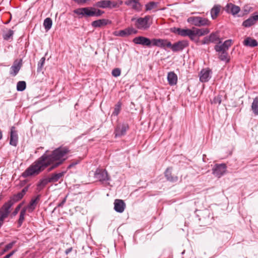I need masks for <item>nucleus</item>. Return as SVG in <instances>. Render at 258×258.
Wrapping results in <instances>:
<instances>
[{"label": "nucleus", "instance_id": "obj_1", "mask_svg": "<svg viewBox=\"0 0 258 258\" xmlns=\"http://www.w3.org/2000/svg\"><path fill=\"white\" fill-rule=\"evenodd\" d=\"M70 152L69 147L60 146L54 150L50 155L45 153L22 173V176L26 178L38 175L54 162L60 165L68 159V155Z\"/></svg>", "mask_w": 258, "mask_h": 258}, {"label": "nucleus", "instance_id": "obj_2", "mask_svg": "<svg viewBox=\"0 0 258 258\" xmlns=\"http://www.w3.org/2000/svg\"><path fill=\"white\" fill-rule=\"evenodd\" d=\"M232 44V40L228 39L225 41L222 44H216L214 46V49L217 53L218 58L226 63H228L230 60V57L227 50Z\"/></svg>", "mask_w": 258, "mask_h": 258}, {"label": "nucleus", "instance_id": "obj_3", "mask_svg": "<svg viewBox=\"0 0 258 258\" xmlns=\"http://www.w3.org/2000/svg\"><path fill=\"white\" fill-rule=\"evenodd\" d=\"M151 17L149 15L145 17L132 18L131 21L134 22V25L136 28L141 30H146L151 26L149 22Z\"/></svg>", "mask_w": 258, "mask_h": 258}, {"label": "nucleus", "instance_id": "obj_4", "mask_svg": "<svg viewBox=\"0 0 258 258\" xmlns=\"http://www.w3.org/2000/svg\"><path fill=\"white\" fill-rule=\"evenodd\" d=\"M95 6L98 8L102 9L108 8L111 9L119 7L117 2L110 0H102L98 1L96 3Z\"/></svg>", "mask_w": 258, "mask_h": 258}, {"label": "nucleus", "instance_id": "obj_5", "mask_svg": "<svg viewBox=\"0 0 258 258\" xmlns=\"http://www.w3.org/2000/svg\"><path fill=\"white\" fill-rule=\"evenodd\" d=\"M172 32L177 33L182 36H188L191 40L195 39L194 28L189 29L174 28V30Z\"/></svg>", "mask_w": 258, "mask_h": 258}, {"label": "nucleus", "instance_id": "obj_6", "mask_svg": "<svg viewBox=\"0 0 258 258\" xmlns=\"http://www.w3.org/2000/svg\"><path fill=\"white\" fill-rule=\"evenodd\" d=\"M94 8L86 7L79 8L74 11V13L78 15L86 17H93L94 14Z\"/></svg>", "mask_w": 258, "mask_h": 258}, {"label": "nucleus", "instance_id": "obj_7", "mask_svg": "<svg viewBox=\"0 0 258 258\" xmlns=\"http://www.w3.org/2000/svg\"><path fill=\"white\" fill-rule=\"evenodd\" d=\"M12 201H8L0 209V216L6 219L10 213V209L13 205Z\"/></svg>", "mask_w": 258, "mask_h": 258}, {"label": "nucleus", "instance_id": "obj_8", "mask_svg": "<svg viewBox=\"0 0 258 258\" xmlns=\"http://www.w3.org/2000/svg\"><path fill=\"white\" fill-rule=\"evenodd\" d=\"M133 42L136 44L150 47L152 45V40L144 36H138L134 38Z\"/></svg>", "mask_w": 258, "mask_h": 258}, {"label": "nucleus", "instance_id": "obj_9", "mask_svg": "<svg viewBox=\"0 0 258 258\" xmlns=\"http://www.w3.org/2000/svg\"><path fill=\"white\" fill-rule=\"evenodd\" d=\"M124 4L136 12H139L142 10L143 6L140 3V0H127L125 1Z\"/></svg>", "mask_w": 258, "mask_h": 258}, {"label": "nucleus", "instance_id": "obj_10", "mask_svg": "<svg viewBox=\"0 0 258 258\" xmlns=\"http://www.w3.org/2000/svg\"><path fill=\"white\" fill-rule=\"evenodd\" d=\"M187 22L195 26H200L206 24L208 20L200 17H191L188 18Z\"/></svg>", "mask_w": 258, "mask_h": 258}, {"label": "nucleus", "instance_id": "obj_11", "mask_svg": "<svg viewBox=\"0 0 258 258\" xmlns=\"http://www.w3.org/2000/svg\"><path fill=\"white\" fill-rule=\"evenodd\" d=\"M226 165L225 164H217L213 169V174L218 178L220 177L226 172Z\"/></svg>", "mask_w": 258, "mask_h": 258}, {"label": "nucleus", "instance_id": "obj_12", "mask_svg": "<svg viewBox=\"0 0 258 258\" xmlns=\"http://www.w3.org/2000/svg\"><path fill=\"white\" fill-rule=\"evenodd\" d=\"M18 142V135L15 126H12L10 132V144L13 146H17Z\"/></svg>", "mask_w": 258, "mask_h": 258}, {"label": "nucleus", "instance_id": "obj_13", "mask_svg": "<svg viewBox=\"0 0 258 258\" xmlns=\"http://www.w3.org/2000/svg\"><path fill=\"white\" fill-rule=\"evenodd\" d=\"M22 66V59H16L14 61L13 64L11 67L10 74L13 76H15L19 72Z\"/></svg>", "mask_w": 258, "mask_h": 258}, {"label": "nucleus", "instance_id": "obj_14", "mask_svg": "<svg viewBox=\"0 0 258 258\" xmlns=\"http://www.w3.org/2000/svg\"><path fill=\"white\" fill-rule=\"evenodd\" d=\"M137 31L132 27L127 28L125 29L120 30L119 31H116L114 33L115 36H118L121 37H125L130 35L132 34L137 33Z\"/></svg>", "mask_w": 258, "mask_h": 258}, {"label": "nucleus", "instance_id": "obj_15", "mask_svg": "<svg viewBox=\"0 0 258 258\" xmlns=\"http://www.w3.org/2000/svg\"><path fill=\"white\" fill-rule=\"evenodd\" d=\"M188 45V42L187 40H181L177 41L173 44V52L180 51Z\"/></svg>", "mask_w": 258, "mask_h": 258}, {"label": "nucleus", "instance_id": "obj_16", "mask_svg": "<svg viewBox=\"0 0 258 258\" xmlns=\"http://www.w3.org/2000/svg\"><path fill=\"white\" fill-rule=\"evenodd\" d=\"M128 128V126L127 124L118 125L114 131L115 137H121L124 135Z\"/></svg>", "mask_w": 258, "mask_h": 258}, {"label": "nucleus", "instance_id": "obj_17", "mask_svg": "<svg viewBox=\"0 0 258 258\" xmlns=\"http://www.w3.org/2000/svg\"><path fill=\"white\" fill-rule=\"evenodd\" d=\"M95 177L101 181H106L109 180L108 173L105 170H97L95 172Z\"/></svg>", "mask_w": 258, "mask_h": 258}, {"label": "nucleus", "instance_id": "obj_18", "mask_svg": "<svg viewBox=\"0 0 258 258\" xmlns=\"http://www.w3.org/2000/svg\"><path fill=\"white\" fill-rule=\"evenodd\" d=\"M115 211L118 213H122L125 209V204L123 200L116 199L114 203Z\"/></svg>", "mask_w": 258, "mask_h": 258}, {"label": "nucleus", "instance_id": "obj_19", "mask_svg": "<svg viewBox=\"0 0 258 258\" xmlns=\"http://www.w3.org/2000/svg\"><path fill=\"white\" fill-rule=\"evenodd\" d=\"M240 10V7L231 3L228 4L226 6V11L233 15L238 14Z\"/></svg>", "mask_w": 258, "mask_h": 258}, {"label": "nucleus", "instance_id": "obj_20", "mask_svg": "<svg viewBox=\"0 0 258 258\" xmlns=\"http://www.w3.org/2000/svg\"><path fill=\"white\" fill-rule=\"evenodd\" d=\"M167 80L170 85H175L177 84V76L173 72H170L168 73Z\"/></svg>", "mask_w": 258, "mask_h": 258}, {"label": "nucleus", "instance_id": "obj_21", "mask_svg": "<svg viewBox=\"0 0 258 258\" xmlns=\"http://www.w3.org/2000/svg\"><path fill=\"white\" fill-rule=\"evenodd\" d=\"M110 21L108 20L103 19L93 21L92 22V26L93 27H101L103 26H105L108 23H110Z\"/></svg>", "mask_w": 258, "mask_h": 258}, {"label": "nucleus", "instance_id": "obj_22", "mask_svg": "<svg viewBox=\"0 0 258 258\" xmlns=\"http://www.w3.org/2000/svg\"><path fill=\"white\" fill-rule=\"evenodd\" d=\"M172 168L169 167L165 171V176L167 180L171 182H175L177 181L178 177L176 176H172L171 173Z\"/></svg>", "mask_w": 258, "mask_h": 258}, {"label": "nucleus", "instance_id": "obj_23", "mask_svg": "<svg viewBox=\"0 0 258 258\" xmlns=\"http://www.w3.org/2000/svg\"><path fill=\"white\" fill-rule=\"evenodd\" d=\"M66 173V171H62L58 173L52 174L49 177H48V181L50 182H57L64 176Z\"/></svg>", "mask_w": 258, "mask_h": 258}, {"label": "nucleus", "instance_id": "obj_24", "mask_svg": "<svg viewBox=\"0 0 258 258\" xmlns=\"http://www.w3.org/2000/svg\"><path fill=\"white\" fill-rule=\"evenodd\" d=\"M166 41L165 39H153L152 45L165 49Z\"/></svg>", "mask_w": 258, "mask_h": 258}, {"label": "nucleus", "instance_id": "obj_25", "mask_svg": "<svg viewBox=\"0 0 258 258\" xmlns=\"http://www.w3.org/2000/svg\"><path fill=\"white\" fill-rule=\"evenodd\" d=\"M210 74V70L209 69H203L200 73V80L202 82H208L209 79Z\"/></svg>", "mask_w": 258, "mask_h": 258}, {"label": "nucleus", "instance_id": "obj_26", "mask_svg": "<svg viewBox=\"0 0 258 258\" xmlns=\"http://www.w3.org/2000/svg\"><path fill=\"white\" fill-rule=\"evenodd\" d=\"M244 45L253 47L258 45L257 41L251 37H247L243 42Z\"/></svg>", "mask_w": 258, "mask_h": 258}, {"label": "nucleus", "instance_id": "obj_27", "mask_svg": "<svg viewBox=\"0 0 258 258\" xmlns=\"http://www.w3.org/2000/svg\"><path fill=\"white\" fill-rule=\"evenodd\" d=\"M50 182L48 181V178H45L41 179L39 180V181L37 184V187L36 190L39 192L42 189L44 188V187L46 186V184H47Z\"/></svg>", "mask_w": 258, "mask_h": 258}, {"label": "nucleus", "instance_id": "obj_28", "mask_svg": "<svg viewBox=\"0 0 258 258\" xmlns=\"http://www.w3.org/2000/svg\"><path fill=\"white\" fill-rule=\"evenodd\" d=\"M211 42H218L217 44H222V40L220 38L219 31L211 34Z\"/></svg>", "mask_w": 258, "mask_h": 258}, {"label": "nucleus", "instance_id": "obj_29", "mask_svg": "<svg viewBox=\"0 0 258 258\" xmlns=\"http://www.w3.org/2000/svg\"><path fill=\"white\" fill-rule=\"evenodd\" d=\"M221 10V6L220 5H215L211 10V17L213 19H215L219 14Z\"/></svg>", "mask_w": 258, "mask_h": 258}, {"label": "nucleus", "instance_id": "obj_30", "mask_svg": "<svg viewBox=\"0 0 258 258\" xmlns=\"http://www.w3.org/2000/svg\"><path fill=\"white\" fill-rule=\"evenodd\" d=\"M256 21H257V20L255 18V16H253L243 21L242 25L245 27H249L254 25Z\"/></svg>", "mask_w": 258, "mask_h": 258}, {"label": "nucleus", "instance_id": "obj_31", "mask_svg": "<svg viewBox=\"0 0 258 258\" xmlns=\"http://www.w3.org/2000/svg\"><path fill=\"white\" fill-rule=\"evenodd\" d=\"M194 28V37L195 38L196 36H202L206 34H207L208 33V30L207 29H197L195 28Z\"/></svg>", "mask_w": 258, "mask_h": 258}, {"label": "nucleus", "instance_id": "obj_32", "mask_svg": "<svg viewBox=\"0 0 258 258\" xmlns=\"http://www.w3.org/2000/svg\"><path fill=\"white\" fill-rule=\"evenodd\" d=\"M251 109L255 115H258V97L253 99L251 104Z\"/></svg>", "mask_w": 258, "mask_h": 258}, {"label": "nucleus", "instance_id": "obj_33", "mask_svg": "<svg viewBox=\"0 0 258 258\" xmlns=\"http://www.w3.org/2000/svg\"><path fill=\"white\" fill-rule=\"evenodd\" d=\"M52 22L51 19L50 18H47L44 20V23H43V26L44 27L46 31L49 30L51 28V27L52 26Z\"/></svg>", "mask_w": 258, "mask_h": 258}, {"label": "nucleus", "instance_id": "obj_34", "mask_svg": "<svg viewBox=\"0 0 258 258\" xmlns=\"http://www.w3.org/2000/svg\"><path fill=\"white\" fill-rule=\"evenodd\" d=\"M121 104H122L120 101L118 102L117 104H115L112 115L117 116L118 115L121 110Z\"/></svg>", "mask_w": 258, "mask_h": 258}, {"label": "nucleus", "instance_id": "obj_35", "mask_svg": "<svg viewBox=\"0 0 258 258\" xmlns=\"http://www.w3.org/2000/svg\"><path fill=\"white\" fill-rule=\"evenodd\" d=\"M26 212L25 211V210H22L20 212L19 218L18 221V227H20L21 226L23 221L25 219V216L26 215Z\"/></svg>", "mask_w": 258, "mask_h": 258}, {"label": "nucleus", "instance_id": "obj_36", "mask_svg": "<svg viewBox=\"0 0 258 258\" xmlns=\"http://www.w3.org/2000/svg\"><path fill=\"white\" fill-rule=\"evenodd\" d=\"M16 243V241H13L12 242H10V243L7 244L3 251L0 252V255H3L5 252L8 251L9 250L11 249L13 246L14 245V244Z\"/></svg>", "mask_w": 258, "mask_h": 258}, {"label": "nucleus", "instance_id": "obj_37", "mask_svg": "<svg viewBox=\"0 0 258 258\" xmlns=\"http://www.w3.org/2000/svg\"><path fill=\"white\" fill-rule=\"evenodd\" d=\"M23 196L22 194H21L20 192H19V193L14 195L12 197H11L9 201L13 202V204L14 205V204L15 203H16V202L19 201V200H20L21 199H22L23 198Z\"/></svg>", "mask_w": 258, "mask_h": 258}, {"label": "nucleus", "instance_id": "obj_38", "mask_svg": "<svg viewBox=\"0 0 258 258\" xmlns=\"http://www.w3.org/2000/svg\"><path fill=\"white\" fill-rule=\"evenodd\" d=\"M14 34V31L12 30H9L3 34V38L6 40H8L11 38Z\"/></svg>", "mask_w": 258, "mask_h": 258}, {"label": "nucleus", "instance_id": "obj_39", "mask_svg": "<svg viewBox=\"0 0 258 258\" xmlns=\"http://www.w3.org/2000/svg\"><path fill=\"white\" fill-rule=\"evenodd\" d=\"M26 87V84L25 81H19L17 85V89L19 91H24Z\"/></svg>", "mask_w": 258, "mask_h": 258}, {"label": "nucleus", "instance_id": "obj_40", "mask_svg": "<svg viewBox=\"0 0 258 258\" xmlns=\"http://www.w3.org/2000/svg\"><path fill=\"white\" fill-rule=\"evenodd\" d=\"M157 6V3L154 2H151L148 3L145 5L146 11H150Z\"/></svg>", "mask_w": 258, "mask_h": 258}, {"label": "nucleus", "instance_id": "obj_41", "mask_svg": "<svg viewBox=\"0 0 258 258\" xmlns=\"http://www.w3.org/2000/svg\"><path fill=\"white\" fill-rule=\"evenodd\" d=\"M40 195L37 196L35 198H32L29 203L31 206H33L35 208L36 207V206L38 203V201L40 200Z\"/></svg>", "mask_w": 258, "mask_h": 258}, {"label": "nucleus", "instance_id": "obj_42", "mask_svg": "<svg viewBox=\"0 0 258 258\" xmlns=\"http://www.w3.org/2000/svg\"><path fill=\"white\" fill-rule=\"evenodd\" d=\"M45 58L44 57H42L40 61H39L38 63V68L37 71H41L42 70V68L44 65V63L45 62Z\"/></svg>", "mask_w": 258, "mask_h": 258}, {"label": "nucleus", "instance_id": "obj_43", "mask_svg": "<svg viewBox=\"0 0 258 258\" xmlns=\"http://www.w3.org/2000/svg\"><path fill=\"white\" fill-rule=\"evenodd\" d=\"M121 71L118 68H116L112 71V75L113 77H117L120 75Z\"/></svg>", "mask_w": 258, "mask_h": 258}, {"label": "nucleus", "instance_id": "obj_44", "mask_svg": "<svg viewBox=\"0 0 258 258\" xmlns=\"http://www.w3.org/2000/svg\"><path fill=\"white\" fill-rule=\"evenodd\" d=\"M93 12H94V14L93 15V16H97V17L100 16L104 13V11H101L99 9H96L94 8Z\"/></svg>", "mask_w": 258, "mask_h": 258}, {"label": "nucleus", "instance_id": "obj_45", "mask_svg": "<svg viewBox=\"0 0 258 258\" xmlns=\"http://www.w3.org/2000/svg\"><path fill=\"white\" fill-rule=\"evenodd\" d=\"M36 208H35L34 207H33V206H31V205H30L29 204V205L28 206H27L26 207H24L23 210H25V211L26 212V211H27L29 213H31L32 212L34 209H35Z\"/></svg>", "mask_w": 258, "mask_h": 258}, {"label": "nucleus", "instance_id": "obj_46", "mask_svg": "<svg viewBox=\"0 0 258 258\" xmlns=\"http://www.w3.org/2000/svg\"><path fill=\"white\" fill-rule=\"evenodd\" d=\"M22 205H23V203H21L16 207V208H15V209L12 213V215L13 216H15L18 213Z\"/></svg>", "mask_w": 258, "mask_h": 258}, {"label": "nucleus", "instance_id": "obj_47", "mask_svg": "<svg viewBox=\"0 0 258 258\" xmlns=\"http://www.w3.org/2000/svg\"><path fill=\"white\" fill-rule=\"evenodd\" d=\"M221 102V97L218 96L214 98L213 100V103L215 104H220Z\"/></svg>", "mask_w": 258, "mask_h": 258}, {"label": "nucleus", "instance_id": "obj_48", "mask_svg": "<svg viewBox=\"0 0 258 258\" xmlns=\"http://www.w3.org/2000/svg\"><path fill=\"white\" fill-rule=\"evenodd\" d=\"M52 164V165L50 167H49L48 169V171H51L53 169L57 167L58 166H59L60 165L59 163H57L55 162H54V163H53Z\"/></svg>", "mask_w": 258, "mask_h": 258}, {"label": "nucleus", "instance_id": "obj_49", "mask_svg": "<svg viewBox=\"0 0 258 258\" xmlns=\"http://www.w3.org/2000/svg\"><path fill=\"white\" fill-rule=\"evenodd\" d=\"M166 47L169 48L173 51V44H172L167 39L165 44V48Z\"/></svg>", "mask_w": 258, "mask_h": 258}, {"label": "nucleus", "instance_id": "obj_50", "mask_svg": "<svg viewBox=\"0 0 258 258\" xmlns=\"http://www.w3.org/2000/svg\"><path fill=\"white\" fill-rule=\"evenodd\" d=\"M17 251L16 249L13 250L11 252H10L9 254L5 255L3 258H10Z\"/></svg>", "mask_w": 258, "mask_h": 258}, {"label": "nucleus", "instance_id": "obj_51", "mask_svg": "<svg viewBox=\"0 0 258 258\" xmlns=\"http://www.w3.org/2000/svg\"><path fill=\"white\" fill-rule=\"evenodd\" d=\"M210 42V36H206L202 40L203 44H208Z\"/></svg>", "mask_w": 258, "mask_h": 258}, {"label": "nucleus", "instance_id": "obj_52", "mask_svg": "<svg viewBox=\"0 0 258 258\" xmlns=\"http://www.w3.org/2000/svg\"><path fill=\"white\" fill-rule=\"evenodd\" d=\"M29 185H27V186L25 187L22 190V191L20 192V193L21 194H22L23 196L24 197V196L25 195L26 192L28 191V188H29Z\"/></svg>", "mask_w": 258, "mask_h": 258}, {"label": "nucleus", "instance_id": "obj_53", "mask_svg": "<svg viewBox=\"0 0 258 258\" xmlns=\"http://www.w3.org/2000/svg\"><path fill=\"white\" fill-rule=\"evenodd\" d=\"M68 196H67L58 205V207H62L63 205L64 204V203L66 202Z\"/></svg>", "mask_w": 258, "mask_h": 258}, {"label": "nucleus", "instance_id": "obj_54", "mask_svg": "<svg viewBox=\"0 0 258 258\" xmlns=\"http://www.w3.org/2000/svg\"><path fill=\"white\" fill-rule=\"evenodd\" d=\"M77 163H78L77 162H74V163H71V164H70L68 166L67 169H69L71 168L72 167H73L75 165H76V164H77Z\"/></svg>", "mask_w": 258, "mask_h": 258}, {"label": "nucleus", "instance_id": "obj_55", "mask_svg": "<svg viewBox=\"0 0 258 258\" xmlns=\"http://www.w3.org/2000/svg\"><path fill=\"white\" fill-rule=\"evenodd\" d=\"M72 249H73L72 247H70L69 248L67 249L65 251V253L67 255L70 252H71L72 251Z\"/></svg>", "mask_w": 258, "mask_h": 258}, {"label": "nucleus", "instance_id": "obj_56", "mask_svg": "<svg viewBox=\"0 0 258 258\" xmlns=\"http://www.w3.org/2000/svg\"><path fill=\"white\" fill-rule=\"evenodd\" d=\"M75 2L78 3H86L88 0H74Z\"/></svg>", "mask_w": 258, "mask_h": 258}, {"label": "nucleus", "instance_id": "obj_57", "mask_svg": "<svg viewBox=\"0 0 258 258\" xmlns=\"http://www.w3.org/2000/svg\"><path fill=\"white\" fill-rule=\"evenodd\" d=\"M5 219L0 216V228L3 225Z\"/></svg>", "mask_w": 258, "mask_h": 258}, {"label": "nucleus", "instance_id": "obj_58", "mask_svg": "<svg viewBox=\"0 0 258 258\" xmlns=\"http://www.w3.org/2000/svg\"><path fill=\"white\" fill-rule=\"evenodd\" d=\"M3 137V133L1 130H0V140L2 139Z\"/></svg>", "mask_w": 258, "mask_h": 258}, {"label": "nucleus", "instance_id": "obj_59", "mask_svg": "<svg viewBox=\"0 0 258 258\" xmlns=\"http://www.w3.org/2000/svg\"><path fill=\"white\" fill-rule=\"evenodd\" d=\"M117 4L118 5L119 7L122 4V1H119L118 3H117Z\"/></svg>", "mask_w": 258, "mask_h": 258}, {"label": "nucleus", "instance_id": "obj_60", "mask_svg": "<svg viewBox=\"0 0 258 258\" xmlns=\"http://www.w3.org/2000/svg\"><path fill=\"white\" fill-rule=\"evenodd\" d=\"M255 18H256V20H258V15H255Z\"/></svg>", "mask_w": 258, "mask_h": 258}, {"label": "nucleus", "instance_id": "obj_61", "mask_svg": "<svg viewBox=\"0 0 258 258\" xmlns=\"http://www.w3.org/2000/svg\"><path fill=\"white\" fill-rule=\"evenodd\" d=\"M4 244L3 242L0 243V247L2 246V245Z\"/></svg>", "mask_w": 258, "mask_h": 258}, {"label": "nucleus", "instance_id": "obj_62", "mask_svg": "<svg viewBox=\"0 0 258 258\" xmlns=\"http://www.w3.org/2000/svg\"><path fill=\"white\" fill-rule=\"evenodd\" d=\"M2 197H0V201L2 200Z\"/></svg>", "mask_w": 258, "mask_h": 258}]
</instances>
